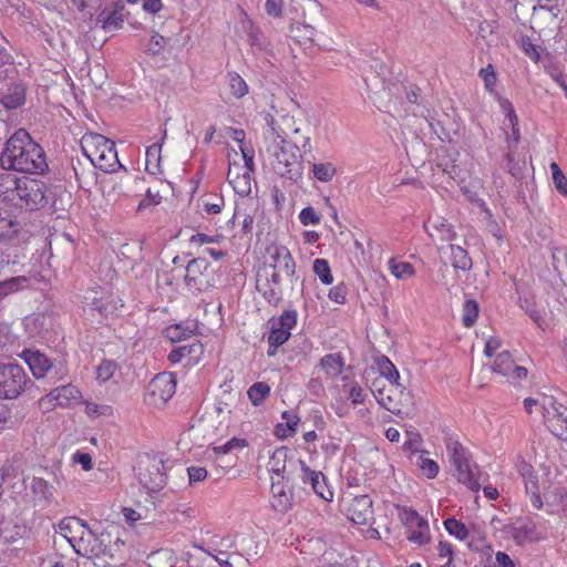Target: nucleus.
Listing matches in <instances>:
<instances>
[{
  "mask_svg": "<svg viewBox=\"0 0 567 567\" xmlns=\"http://www.w3.org/2000/svg\"><path fill=\"white\" fill-rule=\"evenodd\" d=\"M0 163L6 171L27 174L40 175L49 168L43 148L23 128L18 130L6 142Z\"/></svg>",
  "mask_w": 567,
  "mask_h": 567,
  "instance_id": "obj_1",
  "label": "nucleus"
},
{
  "mask_svg": "<svg viewBox=\"0 0 567 567\" xmlns=\"http://www.w3.org/2000/svg\"><path fill=\"white\" fill-rule=\"evenodd\" d=\"M281 133L268 147L274 157L271 166L276 174L297 182L303 172L302 155L299 146L288 141V132L282 128Z\"/></svg>",
  "mask_w": 567,
  "mask_h": 567,
  "instance_id": "obj_2",
  "label": "nucleus"
},
{
  "mask_svg": "<svg viewBox=\"0 0 567 567\" xmlns=\"http://www.w3.org/2000/svg\"><path fill=\"white\" fill-rule=\"evenodd\" d=\"M81 148L91 164L104 173L112 174L124 168L118 161L115 143L102 134H84Z\"/></svg>",
  "mask_w": 567,
  "mask_h": 567,
  "instance_id": "obj_3",
  "label": "nucleus"
},
{
  "mask_svg": "<svg viewBox=\"0 0 567 567\" xmlns=\"http://www.w3.org/2000/svg\"><path fill=\"white\" fill-rule=\"evenodd\" d=\"M20 358L24 360L37 380L45 379L50 383H58L69 379L70 368L65 355L51 358L39 350L25 349Z\"/></svg>",
  "mask_w": 567,
  "mask_h": 567,
  "instance_id": "obj_4",
  "label": "nucleus"
},
{
  "mask_svg": "<svg viewBox=\"0 0 567 567\" xmlns=\"http://www.w3.org/2000/svg\"><path fill=\"white\" fill-rule=\"evenodd\" d=\"M447 455L456 470L457 481L466 485L471 491L477 492L481 488L480 473L477 466L472 463L471 454L454 435L445 437Z\"/></svg>",
  "mask_w": 567,
  "mask_h": 567,
  "instance_id": "obj_5",
  "label": "nucleus"
},
{
  "mask_svg": "<svg viewBox=\"0 0 567 567\" xmlns=\"http://www.w3.org/2000/svg\"><path fill=\"white\" fill-rule=\"evenodd\" d=\"M13 205L28 212L38 210L47 203V185L35 178L22 176L17 184Z\"/></svg>",
  "mask_w": 567,
  "mask_h": 567,
  "instance_id": "obj_6",
  "label": "nucleus"
},
{
  "mask_svg": "<svg viewBox=\"0 0 567 567\" xmlns=\"http://www.w3.org/2000/svg\"><path fill=\"white\" fill-rule=\"evenodd\" d=\"M215 270L206 258H194L187 264L185 285L193 295L208 291L215 287Z\"/></svg>",
  "mask_w": 567,
  "mask_h": 567,
  "instance_id": "obj_7",
  "label": "nucleus"
},
{
  "mask_svg": "<svg viewBox=\"0 0 567 567\" xmlns=\"http://www.w3.org/2000/svg\"><path fill=\"white\" fill-rule=\"evenodd\" d=\"M30 382L24 369L17 362L0 363V399L13 400L20 396Z\"/></svg>",
  "mask_w": 567,
  "mask_h": 567,
  "instance_id": "obj_8",
  "label": "nucleus"
},
{
  "mask_svg": "<svg viewBox=\"0 0 567 567\" xmlns=\"http://www.w3.org/2000/svg\"><path fill=\"white\" fill-rule=\"evenodd\" d=\"M176 391V380L172 373H157L146 388L145 398L154 406L165 404Z\"/></svg>",
  "mask_w": 567,
  "mask_h": 567,
  "instance_id": "obj_9",
  "label": "nucleus"
},
{
  "mask_svg": "<svg viewBox=\"0 0 567 567\" xmlns=\"http://www.w3.org/2000/svg\"><path fill=\"white\" fill-rule=\"evenodd\" d=\"M137 477L145 489L150 492H157L162 489L167 481L163 461L153 457L148 458L146 463L141 462L138 465Z\"/></svg>",
  "mask_w": 567,
  "mask_h": 567,
  "instance_id": "obj_10",
  "label": "nucleus"
},
{
  "mask_svg": "<svg viewBox=\"0 0 567 567\" xmlns=\"http://www.w3.org/2000/svg\"><path fill=\"white\" fill-rule=\"evenodd\" d=\"M502 109L505 111L508 120V125L512 128V133H506L507 152L505 154V161L508 173L515 176L518 172L517 163L515 162V151L520 138L518 128V118L512 103L507 100L501 103Z\"/></svg>",
  "mask_w": 567,
  "mask_h": 567,
  "instance_id": "obj_11",
  "label": "nucleus"
},
{
  "mask_svg": "<svg viewBox=\"0 0 567 567\" xmlns=\"http://www.w3.org/2000/svg\"><path fill=\"white\" fill-rule=\"evenodd\" d=\"M543 416L550 432L567 441V408L550 398L543 404Z\"/></svg>",
  "mask_w": 567,
  "mask_h": 567,
  "instance_id": "obj_12",
  "label": "nucleus"
},
{
  "mask_svg": "<svg viewBox=\"0 0 567 567\" xmlns=\"http://www.w3.org/2000/svg\"><path fill=\"white\" fill-rule=\"evenodd\" d=\"M504 534L516 545L537 540L536 524L528 517H519L503 526Z\"/></svg>",
  "mask_w": 567,
  "mask_h": 567,
  "instance_id": "obj_13",
  "label": "nucleus"
},
{
  "mask_svg": "<svg viewBox=\"0 0 567 567\" xmlns=\"http://www.w3.org/2000/svg\"><path fill=\"white\" fill-rule=\"evenodd\" d=\"M24 233V224L11 209H0V241L13 243Z\"/></svg>",
  "mask_w": 567,
  "mask_h": 567,
  "instance_id": "obj_14",
  "label": "nucleus"
},
{
  "mask_svg": "<svg viewBox=\"0 0 567 567\" xmlns=\"http://www.w3.org/2000/svg\"><path fill=\"white\" fill-rule=\"evenodd\" d=\"M517 470L522 476L525 485L526 493L529 495L530 504L536 509H542L544 506L538 485V477L533 466L524 460L517 464Z\"/></svg>",
  "mask_w": 567,
  "mask_h": 567,
  "instance_id": "obj_15",
  "label": "nucleus"
},
{
  "mask_svg": "<svg viewBox=\"0 0 567 567\" xmlns=\"http://www.w3.org/2000/svg\"><path fill=\"white\" fill-rule=\"evenodd\" d=\"M270 262L265 264L278 271H284L288 277L296 274V262L289 249L282 245H275L268 248Z\"/></svg>",
  "mask_w": 567,
  "mask_h": 567,
  "instance_id": "obj_16",
  "label": "nucleus"
},
{
  "mask_svg": "<svg viewBox=\"0 0 567 567\" xmlns=\"http://www.w3.org/2000/svg\"><path fill=\"white\" fill-rule=\"evenodd\" d=\"M372 499L369 495H358L347 508L348 517L358 525H365L373 519Z\"/></svg>",
  "mask_w": 567,
  "mask_h": 567,
  "instance_id": "obj_17",
  "label": "nucleus"
},
{
  "mask_svg": "<svg viewBox=\"0 0 567 567\" xmlns=\"http://www.w3.org/2000/svg\"><path fill=\"white\" fill-rule=\"evenodd\" d=\"M81 391L72 383L62 384L53 388L45 396L48 401L55 402L56 405L68 408L80 401Z\"/></svg>",
  "mask_w": 567,
  "mask_h": 567,
  "instance_id": "obj_18",
  "label": "nucleus"
},
{
  "mask_svg": "<svg viewBox=\"0 0 567 567\" xmlns=\"http://www.w3.org/2000/svg\"><path fill=\"white\" fill-rule=\"evenodd\" d=\"M291 493L287 489L285 477L271 476V506L281 513L288 512L291 506Z\"/></svg>",
  "mask_w": 567,
  "mask_h": 567,
  "instance_id": "obj_19",
  "label": "nucleus"
},
{
  "mask_svg": "<svg viewBox=\"0 0 567 567\" xmlns=\"http://www.w3.org/2000/svg\"><path fill=\"white\" fill-rule=\"evenodd\" d=\"M383 382L384 380L381 377L373 380L371 385L372 394L384 409L393 414H401L402 399L391 398V394L386 393V385Z\"/></svg>",
  "mask_w": 567,
  "mask_h": 567,
  "instance_id": "obj_20",
  "label": "nucleus"
},
{
  "mask_svg": "<svg viewBox=\"0 0 567 567\" xmlns=\"http://www.w3.org/2000/svg\"><path fill=\"white\" fill-rule=\"evenodd\" d=\"M378 364L380 377L389 382V391H400L402 396H405V401H409V392H405L404 386L399 383L400 373L395 365L390 361V359L385 355H382Z\"/></svg>",
  "mask_w": 567,
  "mask_h": 567,
  "instance_id": "obj_21",
  "label": "nucleus"
},
{
  "mask_svg": "<svg viewBox=\"0 0 567 567\" xmlns=\"http://www.w3.org/2000/svg\"><path fill=\"white\" fill-rule=\"evenodd\" d=\"M251 176L252 173L241 172L240 165L230 163L228 167L227 178L229 184L233 185L234 190L241 195L247 196L251 192Z\"/></svg>",
  "mask_w": 567,
  "mask_h": 567,
  "instance_id": "obj_22",
  "label": "nucleus"
},
{
  "mask_svg": "<svg viewBox=\"0 0 567 567\" xmlns=\"http://www.w3.org/2000/svg\"><path fill=\"white\" fill-rule=\"evenodd\" d=\"M424 229L434 240L453 241L457 237L453 226L446 219L440 217L435 220H427L424 224Z\"/></svg>",
  "mask_w": 567,
  "mask_h": 567,
  "instance_id": "obj_23",
  "label": "nucleus"
},
{
  "mask_svg": "<svg viewBox=\"0 0 567 567\" xmlns=\"http://www.w3.org/2000/svg\"><path fill=\"white\" fill-rule=\"evenodd\" d=\"M3 78L0 80V82ZM6 90H0V102L6 109H17L24 103L25 90L21 83L10 82L6 84Z\"/></svg>",
  "mask_w": 567,
  "mask_h": 567,
  "instance_id": "obj_24",
  "label": "nucleus"
},
{
  "mask_svg": "<svg viewBox=\"0 0 567 567\" xmlns=\"http://www.w3.org/2000/svg\"><path fill=\"white\" fill-rule=\"evenodd\" d=\"M202 352L203 344L199 341H194L189 344H183L174 348L168 354V360L171 363L176 364L186 359V364H190L197 360Z\"/></svg>",
  "mask_w": 567,
  "mask_h": 567,
  "instance_id": "obj_25",
  "label": "nucleus"
},
{
  "mask_svg": "<svg viewBox=\"0 0 567 567\" xmlns=\"http://www.w3.org/2000/svg\"><path fill=\"white\" fill-rule=\"evenodd\" d=\"M58 528L59 533L71 544L73 548H75L76 536L74 534L76 532L87 529L89 534L93 535L87 523L76 517H64L60 520Z\"/></svg>",
  "mask_w": 567,
  "mask_h": 567,
  "instance_id": "obj_26",
  "label": "nucleus"
},
{
  "mask_svg": "<svg viewBox=\"0 0 567 567\" xmlns=\"http://www.w3.org/2000/svg\"><path fill=\"white\" fill-rule=\"evenodd\" d=\"M166 137V130H164L163 138ZM162 145L163 142L153 143L151 146L146 148V159H145V169L150 174H158L161 173V161H162Z\"/></svg>",
  "mask_w": 567,
  "mask_h": 567,
  "instance_id": "obj_27",
  "label": "nucleus"
},
{
  "mask_svg": "<svg viewBox=\"0 0 567 567\" xmlns=\"http://www.w3.org/2000/svg\"><path fill=\"white\" fill-rule=\"evenodd\" d=\"M19 178L13 173H0V200L13 204Z\"/></svg>",
  "mask_w": 567,
  "mask_h": 567,
  "instance_id": "obj_28",
  "label": "nucleus"
},
{
  "mask_svg": "<svg viewBox=\"0 0 567 567\" xmlns=\"http://www.w3.org/2000/svg\"><path fill=\"white\" fill-rule=\"evenodd\" d=\"M281 419L285 422L276 425L275 434L279 439L284 440L289 436H292L297 432L300 417L295 413L284 411L281 413Z\"/></svg>",
  "mask_w": 567,
  "mask_h": 567,
  "instance_id": "obj_29",
  "label": "nucleus"
},
{
  "mask_svg": "<svg viewBox=\"0 0 567 567\" xmlns=\"http://www.w3.org/2000/svg\"><path fill=\"white\" fill-rule=\"evenodd\" d=\"M289 454V449L286 446L278 447L271 454L268 462V470L272 476L282 478L286 471V463Z\"/></svg>",
  "mask_w": 567,
  "mask_h": 567,
  "instance_id": "obj_30",
  "label": "nucleus"
},
{
  "mask_svg": "<svg viewBox=\"0 0 567 567\" xmlns=\"http://www.w3.org/2000/svg\"><path fill=\"white\" fill-rule=\"evenodd\" d=\"M124 21L125 17L117 14L116 11H110L106 8H104L96 17V23L100 24L105 32L120 30L123 27Z\"/></svg>",
  "mask_w": 567,
  "mask_h": 567,
  "instance_id": "obj_31",
  "label": "nucleus"
},
{
  "mask_svg": "<svg viewBox=\"0 0 567 567\" xmlns=\"http://www.w3.org/2000/svg\"><path fill=\"white\" fill-rule=\"evenodd\" d=\"M199 206L207 215H217L225 206L224 197L220 193H207L198 199Z\"/></svg>",
  "mask_w": 567,
  "mask_h": 567,
  "instance_id": "obj_32",
  "label": "nucleus"
},
{
  "mask_svg": "<svg viewBox=\"0 0 567 567\" xmlns=\"http://www.w3.org/2000/svg\"><path fill=\"white\" fill-rule=\"evenodd\" d=\"M451 255V264L455 269L467 271L472 268V259L464 248L450 244L447 246Z\"/></svg>",
  "mask_w": 567,
  "mask_h": 567,
  "instance_id": "obj_33",
  "label": "nucleus"
},
{
  "mask_svg": "<svg viewBox=\"0 0 567 567\" xmlns=\"http://www.w3.org/2000/svg\"><path fill=\"white\" fill-rule=\"evenodd\" d=\"M320 367L330 377H338L344 368V360L341 353H329L321 358Z\"/></svg>",
  "mask_w": 567,
  "mask_h": 567,
  "instance_id": "obj_34",
  "label": "nucleus"
},
{
  "mask_svg": "<svg viewBox=\"0 0 567 567\" xmlns=\"http://www.w3.org/2000/svg\"><path fill=\"white\" fill-rule=\"evenodd\" d=\"M282 128H285L288 132V136L290 134H299L300 132V128L296 125L293 116H281L279 122H275V120L271 118V121L269 122V133L271 135L272 141H275V136L282 134Z\"/></svg>",
  "mask_w": 567,
  "mask_h": 567,
  "instance_id": "obj_35",
  "label": "nucleus"
},
{
  "mask_svg": "<svg viewBox=\"0 0 567 567\" xmlns=\"http://www.w3.org/2000/svg\"><path fill=\"white\" fill-rule=\"evenodd\" d=\"M291 332H286L278 327H274V323H271V329L267 339L268 342V351L267 354L269 357L275 355L277 352V349L286 343L288 339L290 338Z\"/></svg>",
  "mask_w": 567,
  "mask_h": 567,
  "instance_id": "obj_36",
  "label": "nucleus"
},
{
  "mask_svg": "<svg viewBox=\"0 0 567 567\" xmlns=\"http://www.w3.org/2000/svg\"><path fill=\"white\" fill-rule=\"evenodd\" d=\"M395 509L400 522L406 529L412 528L414 525H420V523L424 525V518L415 509L402 505H395Z\"/></svg>",
  "mask_w": 567,
  "mask_h": 567,
  "instance_id": "obj_37",
  "label": "nucleus"
},
{
  "mask_svg": "<svg viewBox=\"0 0 567 567\" xmlns=\"http://www.w3.org/2000/svg\"><path fill=\"white\" fill-rule=\"evenodd\" d=\"M270 390L266 382H255L249 386L247 395L254 406H259L269 396Z\"/></svg>",
  "mask_w": 567,
  "mask_h": 567,
  "instance_id": "obj_38",
  "label": "nucleus"
},
{
  "mask_svg": "<svg viewBox=\"0 0 567 567\" xmlns=\"http://www.w3.org/2000/svg\"><path fill=\"white\" fill-rule=\"evenodd\" d=\"M408 539L416 544L419 546H422L430 542L431 535H430V527L426 519H424V527L423 524L420 523V525H414L412 528H408Z\"/></svg>",
  "mask_w": 567,
  "mask_h": 567,
  "instance_id": "obj_39",
  "label": "nucleus"
},
{
  "mask_svg": "<svg viewBox=\"0 0 567 567\" xmlns=\"http://www.w3.org/2000/svg\"><path fill=\"white\" fill-rule=\"evenodd\" d=\"M31 491L39 501L51 502L53 498V486L41 477H33Z\"/></svg>",
  "mask_w": 567,
  "mask_h": 567,
  "instance_id": "obj_40",
  "label": "nucleus"
},
{
  "mask_svg": "<svg viewBox=\"0 0 567 567\" xmlns=\"http://www.w3.org/2000/svg\"><path fill=\"white\" fill-rule=\"evenodd\" d=\"M193 331V328H190L188 323L181 322L167 327L165 329V336L172 342H179L190 337Z\"/></svg>",
  "mask_w": 567,
  "mask_h": 567,
  "instance_id": "obj_41",
  "label": "nucleus"
},
{
  "mask_svg": "<svg viewBox=\"0 0 567 567\" xmlns=\"http://www.w3.org/2000/svg\"><path fill=\"white\" fill-rule=\"evenodd\" d=\"M226 76L230 92L236 99H241L248 93V84L237 72H228Z\"/></svg>",
  "mask_w": 567,
  "mask_h": 567,
  "instance_id": "obj_42",
  "label": "nucleus"
},
{
  "mask_svg": "<svg viewBox=\"0 0 567 567\" xmlns=\"http://www.w3.org/2000/svg\"><path fill=\"white\" fill-rule=\"evenodd\" d=\"M312 174L313 177L320 182L328 183L333 179L337 174L336 166L330 163H315L312 164Z\"/></svg>",
  "mask_w": 567,
  "mask_h": 567,
  "instance_id": "obj_43",
  "label": "nucleus"
},
{
  "mask_svg": "<svg viewBox=\"0 0 567 567\" xmlns=\"http://www.w3.org/2000/svg\"><path fill=\"white\" fill-rule=\"evenodd\" d=\"M389 269L398 279H408L413 277L415 274L412 264L406 261H396L394 258L389 260Z\"/></svg>",
  "mask_w": 567,
  "mask_h": 567,
  "instance_id": "obj_44",
  "label": "nucleus"
},
{
  "mask_svg": "<svg viewBox=\"0 0 567 567\" xmlns=\"http://www.w3.org/2000/svg\"><path fill=\"white\" fill-rule=\"evenodd\" d=\"M462 312H463L462 313L463 326L466 328H471L472 326L475 324L477 317H478V312H480L478 303L473 299L466 300L463 303Z\"/></svg>",
  "mask_w": 567,
  "mask_h": 567,
  "instance_id": "obj_45",
  "label": "nucleus"
},
{
  "mask_svg": "<svg viewBox=\"0 0 567 567\" xmlns=\"http://www.w3.org/2000/svg\"><path fill=\"white\" fill-rule=\"evenodd\" d=\"M256 288L269 305L277 306L282 300L281 288L261 285V279H257Z\"/></svg>",
  "mask_w": 567,
  "mask_h": 567,
  "instance_id": "obj_46",
  "label": "nucleus"
},
{
  "mask_svg": "<svg viewBox=\"0 0 567 567\" xmlns=\"http://www.w3.org/2000/svg\"><path fill=\"white\" fill-rule=\"evenodd\" d=\"M514 364L512 354L508 351H503L497 354L493 364V371L502 375H509Z\"/></svg>",
  "mask_w": 567,
  "mask_h": 567,
  "instance_id": "obj_47",
  "label": "nucleus"
},
{
  "mask_svg": "<svg viewBox=\"0 0 567 567\" xmlns=\"http://www.w3.org/2000/svg\"><path fill=\"white\" fill-rule=\"evenodd\" d=\"M297 311L293 309L285 310L278 319H274L270 323H274V327H278L279 329L290 332L293 327L297 324Z\"/></svg>",
  "mask_w": 567,
  "mask_h": 567,
  "instance_id": "obj_48",
  "label": "nucleus"
},
{
  "mask_svg": "<svg viewBox=\"0 0 567 567\" xmlns=\"http://www.w3.org/2000/svg\"><path fill=\"white\" fill-rule=\"evenodd\" d=\"M547 504L549 506H557L567 516V488L563 486L554 487Z\"/></svg>",
  "mask_w": 567,
  "mask_h": 567,
  "instance_id": "obj_49",
  "label": "nucleus"
},
{
  "mask_svg": "<svg viewBox=\"0 0 567 567\" xmlns=\"http://www.w3.org/2000/svg\"><path fill=\"white\" fill-rule=\"evenodd\" d=\"M312 269L323 285H331L333 282V276L327 259L317 258L313 261Z\"/></svg>",
  "mask_w": 567,
  "mask_h": 567,
  "instance_id": "obj_50",
  "label": "nucleus"
},
{
  "mask_svg": "<svg viewBox=\"0 0 567 567\" xmlns=\"http://www.w3.org/2000/svg\"><path fill=\"white\" fill-rule=\"evenodd\" d=\"M257 279H261V285L281 288L279 271L266 265L259 270Z\"/></svg>",
  "mask_w": 567,
  "mask_h": 567,
  "instance_id": "obj_51",
  "label": "nucleus"
},
{
  "mask_svg": "<svg viewBox=\"0 0 567 567\" xmlns=\"http://www.w3.org/2000/svg\"><path fill=\"white\" fill-rule=\"evenodd\" d=\"M167 40L163 35L156 31H153L148 43L144 47V52L147 55L157 56L163 52Z\"/></svg>",
  "mask_w": 567,
  "mask_h": 567,
  "instance_id": "obj_52",
  "label": "nucleus"
},
{
  "mask_svg": "<svg viewBox=\"0 0 567 567\" xmlns=\"http://www.w3.org/2000/svg\"><path fill=\"white\" fill-rule=\"evenodd\" d=\"M247 445H248L247 440L239 439V437H233L224 444L215 445L213 447V451L217 455H225V454H230L238 450H243Z\"/></svg>",
  "mask_w": 567,
  "mask_h": 567,
  "instance_id": "obj_53",
  "label": "nucleus"
},
{
  "mask_svg": "<svg viewBox=\"0 0 567 567\" xmlns=\"http://www.w3.org/2000/svg\"><path fill=\"white\" fill-rule=\"evenodd\" d=\"M117 363L113 360L105 359L96 367V380L105 383L112 379L117 370Z\"/></svg>",
  "mask_w": 567,
  "mask_h": 567,
  "instance_id": "obj_54",
  "label": "nucleus"
},
{
  "mask_svg": "<svg viewBox=\"0 0 567 567\" xmlns=\"http://www.w3.org/2000/svg\"><path fill=\"white\" fill-rule=\"evenodd\" d=\"M315 476L316 480L311 489L323 501L331 502L333 498V492L329 488L326 476L322 472L321 474H316Z\"/></svg>",
  "mask_w": 567,
  "mask_h": 567,
  "instance_id": "obj_55",
  "label": "nucleus"
},
{
  "mask_svg": "<svg viewBox=\"0 0 567 567\" xmlns=\"http://www.w3.org/2000/svg\"><path fill=\"white\" fill-rule=\"evenodd\" d=\"M498 23L496 20H483L478 24V35L487 43L491 44L496 40V30Z\"/></svg>",
  "mask_w": 567,
  "mask_h": 567,
  "instance_id": "obj_56",
  "label": "nucleus"
},
{
  "mask_svg": "<svg viewBox=\"0 0 567 567\" xmlns=\"http://www.w3.org/2000/svg\"><path fill=\"white\" fill-rule=\"evenodd\" d=\"M27 281L28 279L24 276H16L0 281V296L19 291Z\"/></svg>",
  "mask_w": 567,
  "mask_h": 567,
  "instance_id": "obj_57",
  "label": "nucleus"
},
{
  "mask_svg": "<svg viewBox=\"0 0 567 567\" xmlns=\"http://www.w3.org/2000/svg\"><path fill=\"white\" fill-rule=\"evenodd\" d=\"M444 527L449 534L455 536L460 540H464L468 537V529L466 526L455 518L445 519Z\"/></svg>",
  "mask_w": 567,
  "mask_h": 567,
  "instance_id": "obj_58",
  "label": "nucleus"
},
{
  "mask_svg": "<svg viewBox=\"0 0 567 567\" xmlns=\"http://www.w3.org/2000/svg\"><path fill=\"white\" fill-rule=\"evenodd\" d=\"M343 391L348 394V399L353 405L363 404L365 394L362 386L358 382L343 385Z\"/></svg>",
  "mask_w": 567,
  "mask_h": 567,
  "instance_id": "obj_59",
  "label": "nucleus"
},
{
  "mask_svg": "<svg viewBox=\"0 0 567 567\" xmlns=\"http://www.w3.org/2000/svg\"><path fill=\"white\" fill-rule=\"evenodd\" d=\"M417 467L422 475L427 478H434L439 474V465L434 460L425 457L423 454L417 458Z\"/></svg>",
  "mask_w": 567,
  "mask_h": 567,
  "instance_id": "obj_60",
  "label": "nucleus"
},
{
  "mask_svg": "<svg viewBox=\"0 0 567 567\" xmlns=\"http://www.w3.org/2000/svg\"><path fill=\"white\" fill-rule=\"evenodd\" d=\"M550 169H551L553 182L555 184L557 192L560 195L566 197L567 196V178H566V176L564 175V173L561 172V169L559 168V166L556 163L550 164Z\"/></svg>",
  "mask_w": 567,
  "mask_h": 567,
  "instance_id": "obj_61",
  "label": "nucleus"
},
{
  "mask_svg": "<svg viewBox=\"0 0 567 567\" xmlns=\"http://www.w3.org/2000/svg\"><path fill=\"white\" fill-rule=\"evenodd\" d=\"M480 78L483 80L485 89L492 92L496 85L497 76L494 66L489 63L482 68L478 72Z\"/></svg>",
  "mask_w": 567,
  "mask_h": 567,
  "instance_id": "obj_62",
  "label": "nucleus"
},
{
  "mask_svg": "<svg viewBox=\"0 0 567 567\" xmlns=\"http://www.w3.org/2000/svg\"><path fill=\"white\" fill-rule=\"evenodd\" d=\"M320 219V215L311 206L305 207L299 214V220L303 226L318 225Z\"/></svg>",
  "mask_w": 567,
  "mask_h": 567,
  "instance_id": "obj_63",
  "label": "nucleus"
},
{
  "mask_svg": "<svg viewBox=\"0 0 567 567\" xmlns=\"http://www.w3.org/2000/svg\"><path fill=\"white\" fill-rule=\"evenodd\" d=\"M162 196L159 190L153 192L151 188L147 189L145 198H143L137 206V210H143L151 206H156L161 203Z\"/></svg>",
  "mask_w": 567,
  "mask_h": 567,
  "instance_id": "obj_64",
  "label": "nucleus"
}]
</instances>
